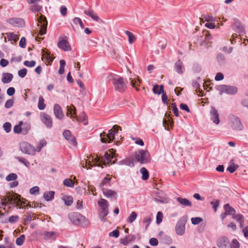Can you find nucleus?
Instances as JSON below:
<instances>
[{
  "label": "nucleus",
  "instance_id": "3c124183",
  "mask_svg": "<svg viewBox=\"0 0 248 248\" xmlns=\"http://www.w3.org/2000/svg\"><path fill=\"white\" fill-rule=\"evenodd\" d=\"M16 159L21 163L23 164L27 167H29L30 165V162L26 159L21 157H16Z\"/></svg>",
  "mask_w": 248,
  "mask_h": 248
},
{
  "label": "nucleus",
  "instance_id": "de8ad7c7",
  "mask_svg": "<svg viewBox=\"0 0 248 248\" xmlns=\"http://www.w3.org/2000/svg\"><path fill=\"white\" fill-rule=\"evenodd\" d=\"M63 185L69 187H73L74 186V183L70 179H64L63 181Z\"/></svg>",
  "mask_w": 248,
  "mask_h": 248
},
{
  "label": "nucleus",
  "instance_id": "f257e3e1",
  "mask_svg": "<svg viewBox=\"0 0 248 248\" xmlns=\"http://www.w3.org/2000/svg\"><path fill=\"white\" fill-rule=\"evenodd\" d=\"M120 127L115 125L112 128L109 130L108 133L106 134L105 132L100 134V140L103 143H110L114 140V136L118 132L119 128Z\"/></svg>",
  "mask_w": 248,
  "mask_h": 248
},
{
  "label": "nucleus",
  "instance_id": "20e7f679",
  "mask_svg": "<svg viewBox=\"0 0 248 248\" xmlns=\"http://www.w3.org/2000/svg\"><path fill=\"white\" fill-rule=\"evenodd\" d=\"M215 89L219 92L220 95H222L223 93L229 95H234L238 92L237 87L233 85H219L216 86Z\"/></svg>",
  "mask_w": 248,
  "mask_h": 248
},
{
  "label": "nucleus",
  "instance_id": "2eb2a0df",
  "mask_svg": "<svg viewBox=\"0 0 248 248\" xmlns=\"http://www.w3.org/2000/svg\"><path fill=\"white\" fill-rule=\"evenodd\" d=\"M102 191L106 198L111 200L117 199L118 195L116 191L108 188H102Z\"/></svg>",
  "mask_w": 248,
  "mask_h": 248
},
{
  "label": "nucleus",
  "instance_id": "ddd939ff",
  "mask_svg": "<svg viewBox=\"0 0 248 248\" xmlns=\"http://www.w3.org/2000/svg\"><path fill=\"white\" fill-rule=\"evenodd\" d=\"M41 0H27L29 4H32L30 7V10L33 13L40 12L42 9V6L38 3Z\"/></svg>",
  "mask_w": 248,
  "mask_h": 248
},
{
  "label": "nucleus",
  "instance_id": "c85d7f7f",
  "mask_svg": "<svg viewBox=\"0 0 248 248\" xmlns=\"http://www.w3.org/2000/svg\"><path fill=\"white\" fill-rule=\"evenodd\" d=\"M135 160L133 159V158L132 157V158H126L124 159L119 162V164L120 165H126L131 167H133L134 166Z\"/></svg>",
  "mask_w": 248,
  "mask_h": 248
},
{
  "label": "nucleus",
  "instance_id": "37998d69",
  "mask_svg": "<svg viewBox=\"0 0 248 248\" xmlns=\"http://www.w3.org/2000/svg\"><path fill=\"white\" fill-rule=\"evenodd\" d=\"M22 134L26 135L28 133L29 131L31 129V125L29 123H25L24 124L23 126L22 127Z\"/></svg>",
  "mask_w": 248,
  "mask_h": 248
},
{
  "label": "nucleus",
  "instance_id": "cd10ccee",
  "mask_svg": "<svg viewBox=\"0 0 248 248\" xmlns=\"http://www.w3.org/2000/svg\"><path fill=\"white\" fill-rule=\"evenodd\" d=\"M135 238L134 235H126L124 238L121 239L120 242L124 246H127L129 243L133 241Z\"/></svg>",
  "mask_w": 248,
  "mask_h": 248
},
{
  "label": "nucleus",
  "instance_id": "393cba45",
  "mask_svg": "<svg viewBox=\"0 0 248 248\" xmlns=\"http://www.w3.org/2000/svg\"><path fill=\"white\" fill-rule=\"evenodd\" d=\"M176 201L181 204L183 207H191L192 206L191 202L186 198L181 197H178L176 198Z\"/></svg>",
  "mask_w": 248,
  "mask_h": 248
},
{
  "label": "nucleus",
  "instance_id": "6e6d98bb",
  "mask_svg": "<svg viewBox=\"0 0 248 248\" xmlns=\"http://www.w3.org/2000/svg\"><path fill=\"white\" fill-rule=\"evenodd\" d=\"M219 202L220 201L218 200H216L215 201H212L210 202L211 204L212 205V208L215 212L217 211V208L219 204Z\"/></svg>",
  "mask_w": 248,
  "mask_h": 248
},
{
  "label": "nucleus",
  "instance_id": "4be33fe9",
  "mask_svg": "<svg viewBox=\"0 0 248 248\" xmlns=\"http://www.w3.org/2000/svg\"><path fill=\"white\" fill-rule=\"evenodd\" d=\"M8 22L16 27H22L24 24V20L20 18H11L8 20Z\"/></svg>",
  "mask_w": 248,
  "mask_h": 248
},
{
  "label": "nucleus",
  "instance_id": "72a5a7b5",
  "mask_svg": "<svg viewBox=\"0 0 248 248\" xmlns=\"http://www.w3.org/2000/svg\"><path fill=\"white\" fill-rule=\"evenodd\" d=\"M233 218L239 223L240 228H242L243 227L244 217L243 215L241 214H236L235 215H233Z\"/></svg>",
  "mask_w": 248,
  "mask_h": 248
},
{
  "label": "nucleus",
  "instance_id": "b1692460",
  "mask_svg": "<svg viewBox=\"0 0 248 248\" xmlns=\"http://www.w3.org/2000/svg\"><path fill=\"white\" fill-rule=\"evenodd\" d=\"M174 69L175 71L179 74L183 73L185 68L184 67L183 62L181 61L178 60L175 63Z\"/></svg>",
  "mask_w": 248,
  "mask_h": 248
},
{
  "label": "nucleus",
  "instance_id": "7c9ffc66",
  "mask_svg": "<svg viewBox=\"0 0 248 248\" xmlns=\"http://www.w3.org/2000/svg\"><path fill=\"white\" fill-rule=\"evenodd\" d=\"M224 209L225 212L228 215H234L235 213V209L232 207H231L228 203L225 204L224 205Z\"/></svg>",
  "mask_w": 248,
  "mask_h": 248
},
{
  "label": "nucleus",
  "instance_id": "a19ab883",
  "mask_svg": "<svg viewBox=\"0 0 248 248\" xmlns=\"http://www.w3.org/2000/svg\"><path fill=\"white\" fill-rule=\"evenodd\" d=\"M46 145V141L45 140H41L38 145L36 147V148H35L36 152H39L41 151L42 148L45 146Z\"/></svg>",
  "mask_w": 248,
  "mask_h": 248
},
{
  "label": "nucleus",
  "instance_id": "f3484780",
  "mask_svg": "<svg viewBox=\"0 0 248 248\" xmlns=\"http://www.w3.org/2000/svg\"><path fill=\"white\" fill-rule=\"evenodd\" d=\"M42 235L46 240L54 241L58 236V233L55 232H44L42 233Z\"/></svg>",
  "mask_w": 248,
  "mask_h": 248
},
{
  "label": "nucleus",
  "instance_id": "f03ea898",
  "mask_svg": "<svg viewBox=\"0 0 248 248\" xmlns=\"http://www.w3.org/2000/svg\"><path fill=\"white\" fill-rule=\"evenodd\" d=\"M68 217L71 222L76 225L84 226L88 222V220L85 217L78 212L69 213Z\"/></svg>",
  "mask_w": 248,
  "mask_h": 248
},
{
  "label": "nucleus",
  "instance_id": "39448f33",
  "mask_svg": "<svg viewBox=\"0 0 248 248\" xmlns=\"http://www.w3.org/2000/svg\"><path fill=\"white\" fill-rule=\"evenodd\" d=\"M112 83L116 91L120 93L124 92L127 85L125 80L122 77H114L112 78Z\"/></svg>",
  "mask_w": 248,
  "mask_h": 248
},
{
  "label": "nucleus",
  "instance_id": "4d7b16f0",
  "mask_svg": "<svg viewBox=\"0 0 248 248\" xmlns=\"http://www.w3.org/2000/svg\"><path fill=\"white\" fill-rule=\"evenodd\" d=\"M163 215L161 212L159 211L157 213L156 222L157 224H159L162 221Z\"/></svg>",
  "mask_w": 248,
  "mask_h": 248
},
{
  "label": "nucleus",
  "instance_id": "1a4fd4ad",
  "mask_svg": "<svg viewBox=\"0 0 248 248\" xmlns=\"http://www.w3.org/2000/svg\"><path fill=\"white\" fill-rule=\"evenodd\" d=\"M20 148L22 152L26 154L34 155L36 152L35 148L27 142H21Z\"/></svg>",
  "mask_w": 248,
  "mask_h": 248
},
{
  "label": "nucleus",
  "instance_id": "6ab92c4d",
  "mask_svg": "<svg viewBox=\"0 0 248 248\" xmlns=\"http://www.w3.org/2000/svg\"><path fill=\"white\" fill-rule=\"evenodd\" d=\"M58 46L64 51H68L71 50V46L68 42L65 39H62L58 43Z\"/></svg>",
  "mask_w": 248,
  "mask_h": 248
},
{
  "label": "nucleus",
  "instance_id": "a878e982",
  "mask_svg": "<svg viewBox=\"0 0 248 248\" xmlns=\"http://www.w3.org/2000/svg\"><path fill=\"white\" fill-rule=\"evenodd\" d=\"M67 116H71V117H73L77 119L78 121V119L76 115V109L75 107L72 105L70 106L67 107Z\"/></svg>",
  "mask_w": 248,
  "mask_h": 248
},
{
  "label": "nucleus",
  "instance_id": "c9c22d12",
  "mask_svg": "<svg viewBox=\"0 0 248 248\" xmlns=\"http://www.w3.org/2000/svg\"><path fill=\"white\" fill-rule=\"evenodd\" d=\"M54 196V192L53 191H49L48 192H45L44 194V198L46 201H50Z\"/></svg>",
  "mask_w": 248,
  "mask_h": 248
},
{
  "label": "nucleus",
  "instance_id": "412c9836",
  "mask_svg": "<svg viewBox=\"0 0 248 248\" xmlns=\"http://www.w3.org/2000/svg\"><path fill=\"white\" fill-rule=\"evenodd\" d=\"M63 136L72 145L75 146L77 144L76 139L72 136L71 133L69 130H64L63 132Z\"/></svg>",
  "mask_w": 248,
  "mask_h": 248
},
{
  "label": "nucleus",
  "instance_id": "a211bd4d",
  "mask_svg": "<svg viewBox=\"0 0 248 248\" xmlns=\"http://www.w3.org/2000/svg\"><path fill=\"white\" fill-rule=\"evenodd\" d=\"M210 114L211 116V120L213 121V122L216 124H218L220 122V121L219 119V115L217 110L216 109L215 107H211Z\"/></svg>",
  "mask_w": 248,
  "mask_h": 248
},
{
  "label": "nucleus",
  "instance_id": "69168bd1",
  "mask_svg": "<svg viewBox=\"0 0 248 248\" xmlns=\"http://www.w3.org/2000/svg\"><path fill=\"white\" fill-rule=\"evenodd\" d=\"M22 127L19 126V125H16L14 127V131L15 133L16 134H22Z\"/></svg>",
  "mask_w": 248,
  "mask_h": 248
},
{
  "label": "nucleus",
  "instance_id": "0eeeda50",
  "mask_svg": "<svg viewBox=\"0 0 248 248\" xmlns=\"http://www.w3.org/2000/svg\"><path fill=\"white\" fill-rule=\"evenodd\" d=\"M98 205L100 208L99 216L100 218H104L108 214V202L104 199H101L98 202Z\"/></svg>",
  "mask_w": 248,
  "mask_h": 248
},
{
  "label": "nucleus",
  "instance_id": "7ed1b4c3",
  "mask_svg": "<svg viewBox=\"0 0 248 248\" xmlns=\"http://www.w3.org/2000/svg\"><path fill=\"white\" fill-rule=\"evenodd\" d=\"M150 154L147 151L140 150L136 152L132 157L135 162H140L141 164H145L149 161Z\"/></svg>",
  "mask_w": 248,
  "mask_h": 248
},
{
  "label": "nucleus",
  "instance_id": "e2e57ef3",
  "mask_svg": "<svg viewBox=\"0 0 248 248\" xmlns=\"http://www.w3.org/2000/svg\"><path fill=\"white\" fill-rule=\"evenodd\" d=\"M171 107L172 108V111L175 116L178 117L179 116V111L176 107L175 103H172L171 104Z\"/></svg>",
  "mask_w": 248,
  "mask_h": 248
},
{
  "label": "nucleus",
  "instance_id": "4c0bfd02",
  "mask_svg": "<svg viewBox=\"0 0 248 248\" xmlns=\"http://www.w3.org/2000/svg\"><path fill=\"white\" fill-rule=\"evenodd\" d=\"M140 172L142 174V179L143 180H146L149 178V172L145 168L142 167L140 169Z\"/></svg>",
  "mask_w": 248,
  "mask_h": 248
},
{
  "label": "nucleus",
  "instance_id": "864d4df0",
  "mask_svg": "<svg viewBox=\"0 0 248 248\" xmlns=\"http://www.w3.org/2000/svg\"><path fill=\"white\" fill-rule=\"evenodd\" d=\"M30 193L32 195H38L39 193V187L37 186H35L31 187L30 189Z\"/></svg>",
  "mask_w": 248,
  "mask_h": 248
},
{
  "label": "nucleus",
  "instance_id": "bb28decb",
  "mask_svg": "<svg viewBox=\"0 0 248 248\" xmlns=\"http://www.w3.org/2000/svg\"><path fill=\"white\" fill-rule=\"evenodd\" d=\"M13 78V75L9 73H4L2 74L1 81L3 83L10 82Z\"/></svg>",
  "mask_w": 248,
  "mask_h": 248
},
{
  "label": "nucleus",
  "instance_id": "13d9d810",
  "mask_svg": "<svg viewBox=\"0 0 248 248\" xmlns=\"http://www.w3.org/2000/svg\"><path fill=\"white\" fill-rule=\"evenodd\" d=\"M230 247L231 248H239L240 244L236 239H233L231 243Z\"/></svg>",
  "mask_w": 248,
  "mask_h": 248
},
{
  "label": "nucleus",
  "instance_id": "09e8293b",
  "mask_svg": "<svg viewBox=\"0 0 248 248\" xmlns=\"http://www.w3.org/2000/svg\"><path fill=\"white\" fill-rule=\"evenodd\" d=\"M6 35L9 40L16 41L18 39L17 35L13 32H8Z\"/></svg>",
  "mask_w": 248,
  "mask_h": 248
},
{
  "label": "nucleus",
  "instance_id": "ea45409f",
  "mask_svg": "<svg viewBox=\"0 0 248 248\" xmlns=\"http://www.w3.org/2000/svg\"><path fill=\"white\" fill-rule=\"evenodd\" d=\"M38 107L40 110H44L46 108V105L44 103V99L42 96L39 98Z\"/></svg>",
  "mask_w": 248,
  "mask_h": 248
},
{
  "label": "nucleus",
  "instance_id": "6e6552de",
  "mask_svg": "<svg viewBox=\"0 0 248 248\" xmlns=\"http://www.w3.org/2000/svg\"><path fill=\"white\" fill-rule=\"evenodd\" d=\"M186 222V217L185 216L182 217L178 221L175 228L177 234L179 235H182L184 234L185 231V224Z\"/></svg>",
  "mask_w": 248,
  "mask_h": 248
},
{
  "label": "nucleus",
  "instance_id": "338daca9",
  "mask_svg": "<svg viewBox=\"0 0 248 248\" xmlns=\"http://www.w3.org/2000/svg\"><path fill=\"white\" fill-rule=\"evenodd\" d=\"M14 105V101L12 99H8L5 104V107L6 108H11Z\"/></svg>",
  "mask_w": 248,
  "mask_h": 248
},
{
  "label": "nucleus",
  "instance_id": "423d86ee",
  "mask_svg": "<svg viewBox=\"0 0 248 248\" xmlns=\"http://www.w3.org/2000/svg\"><path fill=\"white\" fill-rule=\"evenodd\" d=\"M229 119V124L233 130L235 131L243 130L244 126L239 117L232 115L230 116Z\"/></svg>",
  "mask_w": 248,
  "mask_h": 248
},
{
  "label": "nucleus",
  "instance_id": "c756f323",
  "mask_svg": "<svg viewBox=\"0 0 248 248\" xmlns=\"http://www.w3.org/2000/svg\"><path fill=\"white\" fill-rule=\"evenodd\" d=\"M108 175H107V176L103 179L101 183L99 184V186L101 190H102V188H105L104 187L105 186H110V183L111 178L110 177H108Z\"/></svg>",
  "mask_w": 248,
  "mask_h": 248
},
{
  "label": "nucleus",
  "instance_id": "603ef678",
  "mask_svg": "<svg viewBox=\"0 0 248 248\" xmlns=\"http://www.w3.org/2000/svg\"><path fill=\"white\" fill-rule=\"evenodd\" d=\"M12 125L9 122H6L3 124V128L6 133H9L11 130Z\"/></svg>",
  "mask_w": 248,
  "mask_h": 248
},
{
  "label": "nucleus",
  "instance_id": "49530a36",
  "mask_svg": "<svg viewBox=\"0 0 248 248\" xmlns=\"http://www.w3.org/2000/svg\"><path fill=\"white\" fill-rule=\"evenodd\" d=\"M137 217V214L135 212H132L127 218V222L131 223L133 222Z\"/></svg>",
  "mask_w": 248,
  "mask_h": 248
},
{
  "label": "nucleus",
  "instance_id": "9d476101",
  "mask_svg": "<svg viewBox=\"0 0 248 248\" xmlns=\"http://www.w3.org/2000/svg\"><path fill=\"white\" fill-rule=\"evenodd\" d=\"M38 20V26H40L39 33L40 35H43L46 34V28L47 25L46 19L45 16L41 15L39 16Z\"/></svg>",
  "mask_w": 248,
  "mask_h": 248
},
{
  "label": "nucleus",
  "instance_id": "5fc2aeb1",
  "mask_svg": "<svg viewBox=\"0 0 248 248\" xmlns=\"http://www.w3.org/2000/svg\"><path fill=\"white\" fill-rule=\"evenodd\" d=\"M191 220L193 224L197 225L202 221V218L200 217H192Z\"/></svg>",
  "mask_w": 248,
  "mask_h": 248
},
{
  "label": "nucleus",
  "instance_id": "f704fd0d",
  "mask_svg": "<svg viewBox=\"0 0 248 248\" xmlns=\"http://www.w3.org/2000/svg\"><path fill=\"white\" fill-rule=\"evenodd\" d=\"M217 59L218 64L220 66L223 65L225 63V57L222 53H218L217 55Z\"/></svg>",
  "mask_w": 248,
  "mask_h": 248
},
{
  "label": "nucleus",
  "instance_id": "680f3d73",
  "mask_svg": "<svg viewBox=\"0 0 248 248\" xmlns=\"http://www.w3.org/2000/svg\"><path fill=\"white\" fill-rule=\"evenodd\" d=\"M192 86L194 89H196L197 91L199 90V92L202 94V91H200V84L196 81H193L192 82Z\"/></svg>",
  "mask_w": 248,
  "mask_h": 248
},
{
  "label": "nucleus",
  "instance_id": "e433bc0d",
  "mask_svg": "<svg viewBox=\"0 0 248 248\" xmlns=\"http://www.w3.org/2000/svg\"><path fill=\"white\" fill-rule=\"evenodd\" d=\"M67 206H70L73 203V198L71 196H64L62 198Z\"/></svg>",
  "mask_w": 248,
  "mask_h": 248
},
{
  "label": "nucleus",
  "instance_id": "bf43d9fd",
  "mask_svg": "<svg viewBox=\"0 0 248 248\" xmlns=\"http://www.w3.org/2000/svg\"><path fill=\"white\" fill-rule=\"evenodd\" d=\"M36 64V62L34 61H26L24 62V65L28 67H34Z\"/></svg>",
  "mask_w": 248,
  "mask_h": 248
},
{
  "label": "nucleus",
  "instance_id": "9b49d317",
  "mask_svg": "<svg viewBox=\"0 0 248 248\" xmlns=\"http://www.w3.org/2000/svg\"><path fill=\"white\" fill-rule=\"evenodd\" d=\"M232 28V30L238 33L239 35H243L245 33V30L242 23L238 19H234Z\"/></svg>",
  "mask_w": 248,
  "mask_h": 248
},
{
  "label": "nucleus",
  "instance_id": "79ce46f5",
  "mask_svg": "<svg viewBox=\"0 0 248 248\" xmlns=\"http://www.w3.org/2000/svg\"><path fill=\"white\" fill-rule=\"evenodd\" d=\"M233 160H231V164L227 168V170L229 171L231 173L234 172L235 170L238 168V166L235 165L233 162Z\"/></svg>",
  "mask_w": 248,
  "mask_h": 248
},
{
  "label": "nucleus",
  "instance_id": "f8f14e48",
  "mask_svg": "<svg viewBox=\"0 0 248 248\" xmlns=\"http://www.w3.org/2000/svg\"><path fill=\"white\" fill-rule=\"evenodd\" d=\"M116 155H117L116 154L115 150L113 149L109 150V153H106L104 156V158H102L104 165H106L110 163Z\"/></svg>",
  "mask_w": 248,
  "mask_h": 248
},
{
  "label": "nucleus",
  "instance_id": "774afa93",
  "mask_svg": "<svg viewBox=\"0 0 248 248\" xmlns=\"http://www.w3.org/2000/svg\"><path fill=\"white\" fill-rule=\"evenodd\" d=\"M201 70H202V68H201V67L200 65H199L198 64H194L193 67V71L194 73H198L200 72Z\"/></svg>",
  "mask_w": 248,
  "mask_h": 248
},
{
  "label": "nucleus",
  "instance_id": "5701e85b",
  "mask_svg": "<svg viewBox=\"0 0 248 248\" xmlns=\"http://www.w3.org/2000/svg\"><path fill=\"white\" fill-rule=\"evenodd\" d=\"M84 13L87 16L91 17L93 20L98 21L99 17L93 10L90 8L88 10H85Z\"/></svg>",
  "mask_w": 248,
  "mask_h": 248
},
{
  "label": "nucleus",
  "instance_id": "dca6fc26",
  "mask_svg": "<svg viewBox=\"0 0 248 248\" xmlns=\"http://www.w3.org/2000/svg\"><path fill=\"white\" fill-rule=\"evenodd\" d=\"M217 245L219 248H231V243L226 237L220 238L217 241Z\"/></svg>",
  "mask_w": 248,
  "mask_h": 248
},
{
  "label": "nucleus",
  "instance_id": "0e129e2a",
  "mask_svg": "<svg viewBox=\"0 0 248 248\" xmlns=\"http://www.w3.org/2000/svg\"><path fill=\"white\" fill-rule=\"evenodd\" d=\"M19 217L17 215L12 216L9 218V222L11 223H14L17 222Z\"/></svg>",
  "mask_w": 248,
  "mask_h": 248
},
{
  "label": "nucleus",
  "instance_id": "2f4dec72",
  "mask_svg": "<svg viewBox=\"0 0 248 248\" xmlns=\"http://www.w3.org/2000/svg\"><path fill=\"white\" fill-rule=\"evenodd\" d=\"M153 92L155 94H160L164 93V86L162 85L158 86V85H155L153 89Z\"/></svg>",
  "mask_w": 248,
  "mask_h": 248
},
{
  "label": "nucleus",
  "instance_id": "473e14b6",
  "mask_svg": "<svg viewBox=\"0 0 248 248\" xmlns=\"http://www.w3.org/2000/svg\"><path fill=\"white\" fill-rule=\"evenodd\" d=\"M129 81L131 86L138 91V87L140 86V80L138 78H130Z\"/></svg>",
  "mask_w": 248,
  "mask_h": 248
},
{
  "label": "nucleus",
  "instance_id": "4468645a",
  "mask_svg": "<svg viewBox=\"0 0 248 248\" xmlns=\"http://www.w3.org/2000/svg\"><path fill=\"white\" fill-rule=\"evenodd\" d=\"M40 118L43 124L48 128H51L52 126V120L51 117L45 112H42L40 114Z\"/></svg>",
  "mask_w": 248,
  "mask_h": 248
},
{
  "label": "nucleus",
  "instance_id": "58836bf2",
  "mask_svg": "<svg viewBox=\"0 0 248 248\" xmlns=\"http://www.w3.org/2000/svg\"><path fill=\"white\" fill-rule=\"evenodd\" d=\"M201 19L202 21H205L208 22H213L216 20V18L211 15H203Z\"/></svg>",
  "mask_w": 248,
  "mask_h": 248
},
{
  "label": "nucleus",
  "instance_id": "aec40b11",
  "mask_svg": "<svg viewBox=\"0 0 248 248\" xmlns=\"http://www.w3.org/2000/svg\"><path fill=\"white\" fill-rule=\"evenodd\" d=\"M53 110L55 117L59 119L62 120L64 117L62 109L59 104H55L53 107Z\"/></svg>",
  "mask_w": 248,
  "mask_h": 248
},
{
  "label": "nucleus",
  "instance_id": "8fccbe9b",
  "mask_svg": "<svg viewBox=\"0 0 248 248\" xmlns=\"http://www.w3.org/2000/svg\"><path fill=\"white\" fill-rule=\"evenodd\" d=\"M17 178V175L15 173H11L6 177L7 181H11L16 180Z\"/></svg>",
  "mask_w": 248,
  "mask_h": 248
},
{
  "label": "nucleus",
  "instance_id": "052dcab7",
  "mask_svg": "<svg viewBox=\"0 0 248 248\" xmlns=\"http://www.w3.org/2000/svg\"><path fill=\"white\" fill-rule=\"evenodd\" d=\"M27 70L26 68H23L18 71V75L21 78H24L27 74Z\"/></svg>",
  "mask_w": 248,
  "mask_h": 248
},
{
  "label": "nucleus",
  "instance_id": "c03bdc74",
  "mask_svg": "<svg viewBox=\"0 0 248 248\" xmlns=\"http://www.w3.org/2000/svg\"><path fill=\"white\" fill-rule=\"evenodd\" d=\"M25 240V236L24 234H22L19 237L17 238L16 239V244L17 246H22Z\"/></svg>",
  "mask_w": 248,
  "mask_h": 248
},
{
  "label": "nucleus",
  "instance_id": "a18cd8bd",
  "mask_svg": "<svg viewBox=\"0 0 248 248\" xmlns=\"http://www.w3.org/2000/svg\"><path fill=\"white\" fill-rule=\"evenodd\" d=\"M125 33L127 35V36L128 37V41L129 43L132 44L135 40V36L132 32H130L128 31H125Z\"/></svg>",
  "mask_w": 248,
  "mask_h": 248
}]
</instances>
